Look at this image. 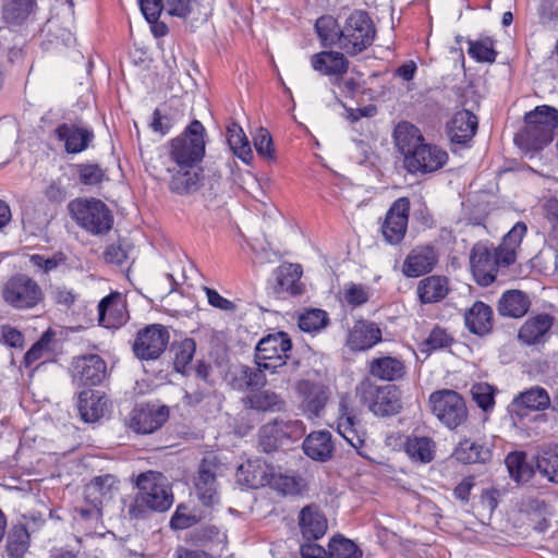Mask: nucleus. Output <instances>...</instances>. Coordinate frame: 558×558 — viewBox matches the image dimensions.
I'll list each match as a JSON object with an SVG mask.
<instances>
[{
  "label": "nucleus",
  "mask_w": 558,
  "mask_h": 558,
  "mask_svg": "<svg viewBox=\"0 0 558 558\" xmlns=\"http://www.w3.org/2000/svg\"><path fill=\"white\" fill-rule=\"evenodd\" d=\"M375 27L364 11L356 10L345 20L339 34V47L348 54L355 56L373 44Z\"/></svg>",
  "instance_id": "obj_7"
},
{
  "label": "nucleus",
  "mask_w": 558,
  "mask_h": 558,
  "mask_svg": "<svg viewBox=\"0 0 558 558\" xmlns=\"http://www.w3.org/2000/svg\"><path fill=\"white\" fill-rule=\"evenodd\" d=\"M530 307L527 295L519 290L506 291L498 302V312L501 316L520 318Z\"/></svg>",
  "instance_id": "obj_38"
},
{
  "label": "nucleus",
  "mask_w": 558,
  "mask_h": 558,
  "mask_svg": "<svg viewBox=\"0 0 558 558\" xmlns=\"http://www.w3.org/2000/svg\"><path fill=\"white\" fill-rule=\"evenodd\" d=\"M505 463L510 477L517 483L529 482L536 472L535 465L526 460V453L523 451L508 453Z\"/></svg>",
  "instance_id": "obj_41"
},
{
  "label": "nucleus",
  "mask_w": 558,
  "mask_h": 558,
  "mask_svg": "<svg viewBox=\"0 0 558 558\" xmlns=\"http://www.w3.org/2000/svg\"><path fill=\"white\" fill-rule=\"evenodd\" d=\"M433 414L449 429H456L468 420V408L460 393L451 389L433 392L429 396Z\"/></svg>",
  "instance_id": "obj_9"
},
{
  "label": "nucleus",
  "mask_w": 558,
  "mask_h": 558,
  "mask_svg": "<svg viewBox=\"0 0 558 558\" xmlns=\"http://www.w3.org/2000/svg\"><path fill=\"white\" fill-rule=\"evenodd\" d=\"M172 173L169 182V189L177 194H190L195 192L199 186V174L194 168H168Z\"/></svg>",
  "instance_id": "obj_40"
},
{
  "label": "nucleus",
  "mask_w": 558,
  "mask_h": 558,
  "mask_svg": "<svg viewBox=\"0 0 558 558\" xmlns=\"http://www.w3.org/2000/svg\"><path fill=\"white\" fill-rule=\"evenodd\" d=\"M527 228L523 222H517L504 236L502 242L494 250V256L499 267H508L517 260L519 248Z\"/></svg>",
  "instance_id": "obj_26"
},
{
  "label": "nucleus",
  "mask_w": 558,
  "mask_h": 558,
  "mask_svg": "<svg viewBox=\"0 0 558 558\" xmlns=\"http://www.w3.org/2000/svg\"><path fill=\"white\" fill-rule=\"evenodd\" d=\"M312 68L323 75L329 76L332 84H338L349 69V61L338 51H322L311 57Z\"/></svg>",
  "instance_id": "obj_23"
},
{
  "label": "nucleus",
  "mask_w": 558,
  "mask_h": 558,
  "mask_svg": "<svg viewBox=\"0 0 558 558\" xmlns=\"http://www.w3.org/2000/svg\"><path fill=\"white\" fill-rule=\"evenodd\" d=\"M196 350L193 339L186 338L182 340L174 349V368L183 372L191 363Z\"/></svg>",
  "instance_id": "obj_55"
},
{
  "label": "nucleus",
  "mask_w": 558,
  "mask_h": 558,
  "mask_svg": "<svg viewBox=\"0 0 558 558\" xmlns=\"http://www.w3.org/2000/svg\"><path fill=\"white\" fill-rule=\"evenodd\" d=\"M80 181L86 185H96L104 181L105 171L98 166L86 163L78 166Z\"/></svg>",
  "instance_id": "obj_62"
},
{
  "label": "nucleus",
  "mask_w": 558,
  "mask_h": 558,
  "mask_svg": "<svg viewBox=\"0 0 558 558\" xmlns=\"http://www.w3.org/2000/svg\"><path fill=\"white\" fill-rule=\"evenodd\" d=\"M404 450L412 460L427 463L434 458L435 445L428 437L410 436L404 444Z\"/></svg>",
  "instance_id": "obj_44"
},
{
  "label": "nucleus",
  "mask_w": 558,
  "mask_h": 558,
  "mask_svg": "<svg viewBox=\"0 0 558 558\" xmlns=\"http://www.w3.org/2000/svg\"><path fill=\"white\" fill-rule=\"evenodd\" d=\"M29 546V534L24 525H14L9 533L7 551L11 558H23Z\"/></svg>",
  "instance_id": "obj_47"
},
{
  "label": "nucleus",
  "mask_w": 558,
  "mask_h": 558,
  "mask_svg": "<svg viewBox=\"0 0 558 558\" xmlns=\"http://www.w3.org/2000/svg\"><path fill=\"white\" fill-rule=\"evenodd\" d=\"M36 9V0H7L2 9L3 20L10 25H22Z\"/></svg>",
  "instance_id": "obj_43"
},
{
  "label": "nucleus",
  "mask_w": 558,
  "mask_h": 558,
  "mask_svg": "<svg viewBox=\"0 0 558 558\" xmlns=\"http://www.w3.org/2000/svg\"><path fill=\"white\" fill-rule=\"evenodd\" d=\"M453 338L440 327L434 328L426 340L423 342L424 351H435L446 349L451 345Z\"/></svg>",
  "instance_id": "obj_58"
},
{
  "label": "nucleus",
  "mask_w": 558,
  "mask_h": 558,
  "mask_svg": "<svg viewBox=\"0 0 558 558\" xmlns=\"http://www.w3.org/2000/svg\"><path fill=\"white\" fill-rule=\"evenodd\" d=\"M369 373L381 380H398L404 376L405 365L396 356H379L369 362Z\"/></svg>",
  "instance_id": "obj_37"
},
{
  "label": "nucleus",
  "mask_w": 558,
  "mask_h": 558,
  "mask_svg": "<svg viewBox=\"0 0 558 558\" xmlns=\"http://www.w3.org/2000/svg\"><path fill=\"white\" fill-rule=\"evenodd\" d=\"M331 558H362V550L350 539L333 537L329 543Z\"/></svg>",
  "instance_id": "obj_52"
},
{
  "label": "nucleus",
  "mask_w": 558,
  "mask_h": 558,
  "mask_svg": "<svg viewBox=\"0 0 558 558\" xmlns=\"http://www.w3.org/2000/svg\"><path fill=\"white\" fill-rule=\"evenodd\" d=\"M356 390L361 401L377 416H391L402 409L401 392L395 385L378 386L366 379Z\"/></svg>",
  "instance_id": "obj_8"
},
{
  "label": "nucleus",
  "mask_w": 558,
  "mask_h": 558,
  "mask_svg": "<svg viewBox=\"0 0 558 558\" xmlns=\"http://www.w3.org/2000/svg\"><path fill=\"white\" fill-rule=\"evenodd\" d=\"M409 213L410 201L407 197H400L393 202L381 225V233L387 243L398 244L403 240L408 229Z\"/></svg>",
  "instance_id": "obj_15"
},
{
  "label": "nucleus",
  "mask_w": 558,
  "mask_h": 558,
  "mask_svg": "<svg viewBox=\"0 0 558 558\" xmlns=\"http://www.w3.org/2000/svg\"><path fill=\"white\" fill-rule=\"evenodd\" d=\"M438 263V253L432 245H420L411 250L402 264V272L408 278H416L430 272Z\"/></svg>",
  "instance_id": "obj_18"
},
{
  "label": "nucleus",
  "mask_w": 558,
  "mask_h": 558,
  "mask_svg": "<svg viewBox=\"0 0 558 558\" xmlns=\"http://www.w3.org/2000/svg\"><path fill=\"white\" fill-rule=\"evenodd\" d=\"M218 469V464L208 459H204L199 464L195 487L199 500L205 506H213L219 502Z\"/></svg>",
  "instance_id": "obj_17"
},
{
  "label": "nucleus",
  "mask_w": 558,
  "mask_h": 558,
  "mask_svg": "<svg viewBox=\"0 0 558 558\" xmlns=\"http://www.w3.org/2000/svg\"><path fill=\"white\" fill-rule=\"evenodd\" d=\"M271 468L262 459H248L236 469L238 483L252 489L265 487L271 481Z\"/></svg>",
  "instance_id": "obj_21"
},
{
  "label": "nucleus",
  "mask_w": 558,
  "mask_h": 558,
  "mask_svg": "<svg viewBox=\"0 0 558 558\" xmlns=\"http://www.w3.org/2000/svg\"><path fill=\"white\" fill-rule=\"evenodd\" d=\"M98 323L108 329H118L128 322L125 303L120 293H111L98 304Z\"/></svg>",
  "instance_id": "obj_19"
},
{
  "label": "nucleus",
  "mask_w": 558,
  "mask_h": 558,
  "mask_svg": "<svg viewBox=\"0 0 558 558\" xmlns=\"http://www.w3.org/2000/svg\"><path fill=\"white\" fill-rule=\"evenodd\" d=\"M315 29L323 46L339 43L340 31L337 29L336 21L331 16H322L315 23Z\"/></svg>",
  "instance_id": "obj_54"
},
{
  "label": "nucleus",
  "mask_w": 558,
  "mask_h": 558,
  "mask_svg": "<svg viewBox=\"0 0 558 558\" xmlns=\"http://www.w3.org/2000/svg\"><path fill=\"white\" fill-rule=\"evenodd\" d=\"M279 427L280 435L284 440L295 441L300 439L305 433V425L300 420H275Z\"/></svg>",
  "instance_id": "obj_60"
},
{
  "label": "nucleus",
  "mask_w": 558,
  "mask_h": 558,
  "mask_svg": "<svg viewBox=\"0 0 558 558\" xmlns=\"http://www.w3.org/2000/svg\"><path fill=\"white\" fill-rule=\"evenodd\" d=\"M470 265L475 281L487 287L496 279L498 265L494 253L485 243H476L471 250Z\"/></svg>",
  "instance_id": "obj_16"
},
{
  "label": "nucleus",
  "mask_w": 558,
  "mask_h": 558,
  "mask_svg": "<svg viewBox=\"0 0 558 558\" xmlns=\"http://www.w3.org/2000/svg\"><path fill=\"white\" fill-rule=\"evenodd\" d=\"M205 129L194 120L183 135L171 141L170 157L177 168H195L205 154Z\"/></svg>",
  "instance_id": "obj_6"
},
{
  "label": "nucleus",
  "mask_w": 558,
  "mask_h": 558,
  "mask_svg": "<svg viewBox=\"0 0 558 558\" xmlns=\"http://www.w3.org/2000/svg\"><path fill=\"white\" fill-rule=\"evenodd\" d=\"M57 137L64 142L69 154H78L85 150L94 138L90 129L75 123H62L56 129Z\"/></svg>",
  "instance_id": "obj_25"
},
{
  "label": "nucleus",
  "mask_w": 558,
  "mask_h": 558,
  "mask_svg": "<svg viewBox=\"0 0 558 558\" xmlns=\"http://www.w3.org/2000/svg\"><path fill=\"white\" fill-rule=\"evenodd\" d=\"M302 447L308 458L320 462L330 460L335 449L331 434L327 430L311 433L304 439Z\"/></svg>",
  "instance_id": "obj_30"
},
{
  "label": "nucleus",
  "mask_w": 558,
  "mask_h": 558,
  "mask_svg": "<svg viewBox=\"0 0 558 558\" xmlns=\"http://www.w3.org/2000/svg\"><path fill=\"white\" fill-rule=\"evenodd\" d=\"M302 267L298 264H283L276 270V280L279 292H287L291 295L302 293Z\"/></svg>",
  "instance_id": "obj_39"
},
{
  "label": "nucleus",
  "mask_w": 558,
  "mask_h": 558,
  "mask_svg": "<svg viewBox=\"0 0 558 558\" xmlns=\"http://www.w3.org/2000/svg\"><path fill=\"white\" fill-rule=\"evenodd\" d=\"M299 526L305 539L316 541L325 535L328 523L318 506L308 505L299 513Z\"/></svg>",
  "instance_id": "obj_27"
},
{
  "label": "nucleus",
  "mask_w": 558,
  "mask_h": 558,
  "mask_svg": "<svg viewBox=\"0 0 558 558\" xmlns=\"http://www.w3.org/2000/svg\"><path fill=\"white\" fill-rule=\"evenodd\" d=\"M449 280L445 276H428L417 283V295L423 304H433L442 301L449 293Z\"/></svg>",
  "instance_id": "obj_32"
},
{
  "label": "nucleus",
  "mask_w": 558,
  "mask_h": 558,
  "mask_svg": "<svg viewBox=\"0 0 558 558\" xmlns=\"http://www.w3.org/2000/svg\"><path fill=\"white\" fill-rule=\"evenodd\" d=\"M542 215L549 222L553 229L558 226V198L549 197L545 199L542 205Z\"/></svg>",
  "instance_id": "obj_64"
},
{
  "label": "nucleus",
  "mask_w": 558,
  "mask_h": 558,
  "mask_svg": "<svg viewBox=\"0 0 558 558\" xmlns=\"http://www.w3.org/2000/svg\"><path fill=\"white\" fill-rule=\"evenodd\" d=\"M254 147L260 157L267 160H272L275 158L272 138L266 129L260 128L256 132L254 136Z\"/></svg>",
  "instance_id": "obj_59"
},
{
  "label": "nucleus",
  "mask_w": 558,
  "mask_h": 558,
  "mask_svg": "<svg viewBox=\"0 0 558 558\" xmlns=\"http://www.w3.org/2000/svg\"><path fill=\"white\" fill-rule=\"evenodd\" d=\"M472 399L484 412L495 407V388L487 383H476L471 387Z\"/></svg>",
  "instance_id": "obj_51"
},
{
  "label": "nucleus",
  "mask_w": 558,
  "mask_h": 558,
  "mask_svg": "<svg viewBox=\"0 0 558 558\" xmlns=\"http://www.w3.org/2000/svg\"><path fill=\"white\" fill-rule=\"evenodd\" d=\"M266 372V369H262L259 366L253 368L247 365H241L232 373L230 384L235 390L253 391L267 384Z\"/></svg>",
  "instance_id": "obj_35"
},
{
  "label": "nucleus",
  "mask_w": 558,
  "mask_h": 558,
  "mask_svg": "<svg viewBox=\"0 0 558 558\" xmlns=\"http://www.w3.org/2000/svg\"><path fill=\"white\" fill-rule=\"evenodd\" d=\"M299 409L308 418L319 417L329 400L330 390L322 381L304 378L295 384Z\"/></svg>",
  "instance_id": "obj_11"
},
{
  "label": "nucleus",
  "mask_w": 558,
  "mask_h": 558,
  "mask_svg": "<svg viewBox=\"0 0 558 558\" xmlns=\"http://www.w3.org/2000/svg\"><path fill=\"white\" fill-rule=\"evenodd\" d=\"M108 400L93 390L82 391L78 396L77 410L86 423L97 422L107 411Z\"/></svg>",
  "instance_id": "obj_33"
},
{
  "label": "nucleus",
  "mask_w": 558,
  "mask_h": 558,
  "mask_svg": "<svg viewBox=\"0 0 558 558\" xmlns=\"http://www.w3.org/2000/svg\"><path fill=\"white\" fill-rule=\"evenodd\" d=\"M536 471L550 483L558 484V444L542 446L533 458Z\"/></svg>",
  "instance_id": "obj_34"
},
{
  "label": "nucleus",
  "mask_w": 558,
  "mask_h": 558,
  "mask_svg": "<svg viewBox=\"0 0 558 558\" xmlns=\"http://www.w3.org/2000/svg\"><path fill=\"white\" fill-rule=\"evenodd\" d=\"M383 335L374 322L360 319L349 330L347 347L352 351H366L381 341Z\"/></svg>",
  "instance_id": "obj_20"
},
{
  "label": "nucleus",
  "mask_w": 558,
  "mask_h": 558,
  "mask_svg": "<svg viewBox=\"0 0 558 558\" xmlns=\"http://www.w3.org/2000/svg\"><path fill=\"white\" fill-rule=\"evenodd\" d=\"M292 342L288 333L278 331L263 337L256 348L254 361L256 366L270 374H279L287 381L298 371L299 362L289 361Z\"/></svg>",
  "instance_id": "obj_3"
},
{
  "label": "nucleus",
  "mask_w": 558,
  "mask_h": 558,
  "mask_svg": "<svg viewBox=\"0 0 558 558\" xmlns=\"http://www.w3.org/2000/svg\"><path fill=\"white\" fill-rule=\"evenodd\" d=\"M337 430L361 457L371 459V448L367 445L366 433L357 418L355 410L349 408L344 401L339 404Z\"/></svg>",
  "instance_id": "obj_12"
},
{
  "label": "nucleus",
  "mask_w": 558,
  "mask_h": 558,
  "mask_svg": "<svg viewBox=\"0 0 558 558\" xmlns=\"http://www.w3.org/2000/svg\"><path fill=\"white\" fill-rule=\"evenodd\" d=\"M2 296L5 303L16 310H29L44 299L40 286L33 278L19 274L12 276L3 286Z\"/></svg>",
  "instance_id": "obj_10"
},
{
  "label": "nucleus",
  "mask_w": 558,
  "mask_h": 558,
  "mask_svg": "<svg viewBox=\"0 0 558 558\" xmlns=\"http://www.w3.org/2000/svg\"><path fill=\"white\" fill-rule=\"evenodd\" d=\"M343 296L349 305L357 307L369 300V292L367 288L362 284L349 283L344 288Z\"/></svg>",
  "instance_id": "obj_61"
},
{
  "label": "nucleus",
  "mask_w": 558,
  "mask_h": 558,
  "mask_svg": "<svg viewBox=\"0 0 558 558\" xmlns=\"http://www.w3.org/2000/svg\"><path fill=\"white\" fill-rule=\"evenodd\" d=\"M454 457L464 464L485 463L490 460L492 451L488 447L470 439H463L454 450Z\"/></svg>",
  "instance_id": "obj_42"
},
{
  "label": "nucleus",
  "mask_w": 558,
  "mask_h": 558,
  "mask_svg": "<svg viewBox=\"0 0 558 558\" xmlns=\"http://www.w3.org/2000/svg\"><path fill=\"white\" fill-rule=\"evenodd\" d=\"M464 324L473 335L485 336L489 333L494 326L492 307L482 301H476L464 312Z\"/></svg>",
  "instance_id": "obj_28"
},
{
  "label": "nucleus",
  "mask_w": 558,
  "mask_h": 558,
  "mask_svg": "<svg viewBox=\"0 0 558 558\" xmlns=\"http://www.w3.org/2000/svg\"><path fill=\"white\" fill-rule=\"evenodd\" d=\"M268 486L282 495H296L301 490V482L299 478L292 475L275 473L271 468V481Z\"/></svg>",
  "instance_id": "obj_53"
},
{
  "label": "nucleus",
  "mask_w": 558,
  "mask_h": 558,
  "mask_svg": "<svg viewBox=\"0 0 558 558\" xmlns=\"http://www.w3.org/2000/svg\"><path fill=\"white\" fill-rule=\"evenodd\" d=\"M284 441L283 436L280 435L279 427L275 420L271 423L265 424L259 430V446L264 452L275 451Z\"/></svg>",
  "instance_id": "obj_49"
},
{
  "label": "nucleus",
  "mask_w": 558,
  "mask_h": 558,
  "mask_svg": "<svg viewBox=\"0 0 558 558\" xmlns=\"http://www.w3.org/2000/svg\"><path fill=\"white\" fill-rule=\"evenodd\" d=\"M140 7L148 23L156 22L165 10L163 0H140Z\"/></svg>",
  "instance_id": "obj_63"
},
{
  "label": "nucleus",
  "mask_w": 558,
  "mask_h": 558,
  "mask_svg": "<svg viewBox=\"0 0 558 558\" xmlns=\"http://www.w3.org/2000/svg\"><path fill=\"white\" fill-rule=\"evenodd\" d=\"M73 381L82 386H97L107 376V364L98 354H85L73 357Z\"/></svg>",
  "instance_id": "obj_14"
},
{
  "label": "nucleus",
  "mask_w": 558,
  "mask_h": 558,
  "mask_svg": "<svg viewBox=\"0 0 558 558\" xmlns=\"http://www.w3.org/2000/svg\"><path fill=\"white\" fill-rule=\"evenodd\" d=\"M168 418V409L161 407L157 410L141 411L134 416L136 430L142 434H150L158 429Z\"/></svg>",
  "instance_id": "obj_45"
},
{
  "label": "nucleus",
  "mask_w": 558,
  "mask_h": 558,
  "mask_svg": "<svg viewBox=\"0 0 558 558\" xmlns=\"http://www.w3.org/2000/svg\"><path fill=\"white\" fill-rule=\"evenodd\" d=\"M554 319L548 314H538L527 319L519 330V339L526 344L542 343L546 340Z\"/></svg>",
  "instance_id": "obj_31"
},
{
  "label": "nucleus",
  "mask_w": 558,
  "mask_h": 558,
  "mask_svg": "<svg viewBox=\"0 0 558 558\" xmlns=\"http://www.w3.org/2000/svg\"><path fill=\"white\" fill-rule=\"evenodd\" d=\"M395 142L403 156L404 168L412 174L435 172L448 161L447 151L425 143L421 131L409 122L396 126Z\"/></svg>",
  "instance_id": "obj_1"
},
{
  "label": "nucleus",
  "mask_w": 558,
  "mask_h": 558,
  "mask_svg": "<svg viewBox=\"0 0 558 558\" xmlns=\"http://www.w3.org/2000/svg\"><path fill=\"white\" fill-rule=\"evenodd\" d=\"M468 53L477 62H494L496 59V51L490 41H469Z\"/></svg>",
  "instance_id": "obj_56"
},
{
  "label": "nucleus",
  "mask_w": 558,
  "mask_h": 558,
  "mask_svg": "<svg viewBox=\"0 0 558 558\" xmlns=\"http://www.w3.org/2000/svg\"><path fill=\"white\" fill-rule=\"evenodd\" d=\"M478 126L475 114L469 110L456 112L447 122V135L452 144L468 145L474 137Z\"/></svg>",
  "instance_id": "obj_22"
},
{
  "label": "nucleus",
  "mask_w": 558,
  "mask_h": 558,
  "mask_svg": "<svg viewBox=\"0 0 558 558\" xmlns=\"http://www.w3.org/2000/svg\"><path fill=\"white\" fill-rule=\"evenodd\" d=\"M68 208L75 222L94 235L106 234L112 228V214L100 199L76 198Z\"/></svg>",
  "instance_id": "obj_5"
},
{
  "label": "nucleus",
  "mask_w": 558,
  "mask_h": 558,
  "mask_svg": "<svg viewBox=\"0 0 558 558\" xmlns=\"http://www.w3.org/2000/svg\"><path fill=\"white\" fill-rule=\"evenodd\" d=\"M554 399L551 400L547 390L541 386H533L520 392L512 401V405L520 414L526 411H545L553 409Z\"/></svg>",
  "instance_id": "obj_29"
},
{
  "label": "nucleus",
  "mask_w": 558,
  "mask_h": 558,
  "mask_svg": "<svg viewBox=\"0 0 558 558\" xmlns=\"http://www.w3.org/2000/svg\"><path fill=\"white\" fill-rule=\"evenodd\" d=\"M137 493L129 507L134 519H144L151 512H165L173 504L171 486L161 473L148 471L136 478Z\"/></svg>",
  "instance_id": "obj_2"
},
{
  "label": "nucleus",
  "mask_w": 558,
  "mask_h": 558,
  "mask_svg": "<svg viewBox=\"0 0 558 558\" xmlns=\"http://www.w3.org/2000/svg\"><path fill=\"white\" fill-rule=\"evenodd\" d=\"M169 339L170 335L165 326L148 325L138 330L133 343V352L140 360H156L166 350Z\"/></svg>",
  "instance_id": "obj_13"
},
{
  "label": "nucleus",
  "mask_w": 558,
  "mask_h": 558,
  "mask_svg": "<svg viewBox=\"0 0 558 558\" xmlns=\"http://www.w3.org/2000/svg\"><path fill=\"white\" fill-rule=\"evenodd\" d=\"M54 333L47 330L41 335L38 341H36L31 349L25 353L24 365L31 367L35 362L45 357L49 354L50 343L53 340Z\"/></svg>",
  "instance_id": "obj_50"
},
{
  "label": "nucleus",
  "mask_w": 558,
  "mask_h": 558,
  "mask_svg": "<svg viewBox=\"0 0 558 558\" xmlns=\"http://www.w3.org/2000/svg\"><path fill=\"white\" fill-rule=\"evenodd\" d=\"M227 136L228 144L234 155H236L244 162H248V160L252 158V149L242 128L236 123H232L227 129Z\"/></svg>",
  "instance_id": "obj_46"
},
{
  "label": "nucleus",
  "mask_w": 558,
  "mask_h": 558,
  "mask_svg": "<svg viewBox=\"0 0 558 558\" xmlns=\"http://www.w3.org/2000/svg\"><path fill=\"white\" fill-rule=\"evenodd\" d=\"M197 521V515L187 506L181 504L171 517L170 526L174 530H185L196 524Z\"/></svg>",
  "instance_id": "obj_57"
},
{
  "label": "nucleus",
  "mask_w": 558,
  "mask_h": 558,
  "mask_svg": "<svg viewBox=\"0 0 558 558\" xmlns=\"http://www.w3.org/2000/svg\"><path fill=\"white\" fill-rule=\"evenodd\" d=\"M245 408L258 412H281L286 410V401L281 395L271 390H259L242 399Z\"/></svg>",
  "instance_id": "obj_36"
},
{
  "label": "nucleus",
  "mask_w": 558,
  "mask_h": 558,
  "mask_svg": "<svg viewBox=\"0 0 558 558\" xmlns=\"http://www.w3.org/2000/svg\"><path fill=\"white\" fill-rule=\"evenodd\" d=\"M299 327L305 332H318L324 329L328 322V314L320 308L305 310L299 315Z\"/></svg>",
  "instance_id": "obj_48"
},
{
  "label": "nucleus",
  "mask_w": 558,
  "mask_h": 558,
  "mask_svg": "<svg viewBox=\"0 0 558 558\" xmlns=\"http://www.w3.org/2000/svg\"><path fill=\"white\" fill-rule=\"evenodd\" d=\"M117 490L118 481L116 476L106 474L93 478L85 486L84 495L86 501L96 508L97 514L101 515V506L110 501Z\"/></svg>",
  "instance_id": "obj_24"
},
{
  "label": "nucleus",
  "mask_w": 558,
  "mask_h": 558,
  "mask_svg": "<svg viewBox=\"0 0 558 558\" xmlns=\"http://www.w3.org/2000/svg\"><path fill=\"white\" fill-rule=\"evenodd\" d=\"M525 128L515 137L523 142L532 150H539L548 145L555 136L558 128V110L550 106H538L525 114Z\"/></svg>",
  "instance_id": "obj_4"
}]
</instances>
